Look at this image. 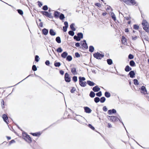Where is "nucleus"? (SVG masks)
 <instances>
[{
    "instance_id": "nucleus-48",
    "label": "nucleus",
    "mask_w": 149,
    "mask_h": 149,
    "mask_svg": "<svg viewBox=\"0 0 149 149\" xmlns=\"http://www.w3.org/2000/svg\"><path fill=\"white\" fill-rule=\"evenodd\" d=\"M35 74V75L36 76V77H40V78H41L45 82H46L47 84H48L50 86H51V87H52L53 88H54V89L55 90H56V91H57V90L55 88H54L53 87L52 85H50L49 84L48 82H46V81H45V80H44L43 79H42L41 77H39V76L36 74Z\"/></svg>"
},
{
    "instance_id": "nucleus-23",
    "label": "nucleus",
    "mask_w": 149,
    "mask_h": 149,
    "mask_svg": "<svg viewBox=\"0 0 149 149\" xmlns=\"http://www.w3.org/2000/svg\"><path fill=\"white\" fill-rule=\"evenodd\" d=\"M77 35L80 40L81 39H82L83 38V34L82 33L79 32L77 33Z\"/></svg>"
},
{
    "instance_id": "nucleus-43",
    "label": "nucleus",
    "mask_w": 149,
    "mask_h": 149,
    "mask_svg": "<svg viewBox=\"0 0 149 149\" xmlns=\"http://www.w3.org/2000/svg\"><path fill=\"white\" fill-rule=\"evenodd\" d=\"M107 62L109 65H111L113 63V61L111 59L109 58L107 59Z\"/></svg>"
},
{
    "instance_id": "nucleus-53",
    "label": "nucleus",
    "mask_w": 149,
    "mask_h": 149,
    "mask_svg": "<svg viewBox=\"0 0 149 149\" xmlns=\"http://www.w3.org/2000/svg\"><path fill=\"white\" fill-rule=\"evenodd\" d=\"M128 58L130 59H132L134 58V56L133 54H130L128 56Z\"/></svg>"
},
{
    "instance_id": "nucleus-2",
    "label": "nucleus",
    "mask_w": 149,
    "mask_h": 149,
    "mask_svg": "<svg viewBox=\"0 0 149 149\" xmlns=\"http://www.w3.org/2000/svg\"><path fill=\"white\" fill-rule=\"evenodd\" d=\"M22 136L23 139L28 143H30L32 142V139L30 135L24 131H23L22 132Z\"/></svg>"
},
{
    "instance_id": "nucleus-58",
    "label": "nucleus",
    "mask_w": 149,
    "mask_h": 149,
    "mask_svg": "<svg viewBox=\"0 0 149 149\" xmlns=\"http://www.w3.org/2000/svg\"><path fill=\"white\" fill-rule=\"evenodd\" d=\"M37 69L36 66L35 65H33L32 67V70L33 71H35L37 70Z\"/></svg>"
},
{
    "instance_id": "nucleus-31",
    "label": "nucleus",
    "mask_w": 149,
    "mask_h": 149,
    "mask_svg": "<svg viewBox=\"0 0 149 149\" xmlns=\"http://www.w3.org/2000/svg\"><path fill=\"white\" fill-rule=\"evenodd\" d=\"M71 72L73 75H75L77 74L76 68H71Z\"/></svg>"
},
{
    "instance_id": "nucleus-51",
    "label": "nucleus",
    "mask_w": 149,
    "mask_h": 149,
    "mask_svg": "<svg viewBox=\"0 0 149 149\" xmlns=\"http://www.w3.org/2000/svg\"><path fill=\"white\" fill-rule=\"evenodd\" d=\"M88 126L92 130H95V127L91 124H88Z\"/></svg>"
},
{
    "instance_id": "nucleus-6",
    "label": "nucleus",
    "mask_w": 149,
    "mask_h": 149,
    "mask_svg": "<svg viewBox=\"0 0 149 149\" xmlns=\"http://www.w3.org/2000/svg\"><path fill=\"white\" fill-rule=\"evenodd\" d=\"M127 5H129L138 6V4L135 0H122Z\"/></svg>"
},
{
    "instance_id": "nucleus-27",
    "label": "nucleus",
    "mask_w": 149,
    "mask_h": 149,
    "mask_svg": "<svg viewBox=\"0 0 149 149\" xmlns=\"http://www.w3.org/2000/svg\"><path fill=\"white\" fill-rule=\"evenodd\" d=\"M121 41L122 43L125 44V43L127 42V39L123 36H122Z\"/></svg>"
},
{
    "instance_id": "nucleus-34",
    "label": "nucleus",
    "mask_w": 149,
    "mask_h": 149,
    "mask_svg": "<svg viewBox=\"0 0 149 149\" xmlns=\"http://www.w3.org/2000/svg\"><path fill=\"white\" fill-rule=\"evenodd\" d=\"M104 95L106 97L109 98L110 97L111 95L109 92L106 91L104 93Z\"/></svg>"
},
{
    "instance_id": "nucleus-59",
    "label": "nucleus",
    "mask_w": 149,
    "mask_h": 149,
    "mask_svg": "<svg viewBox=\"0 0 149 149\" xmlns=\"http://www.w3.org/2000/svg\"><path fill=\"white\" fill-rule=\"evenodd\" d=\"M1 105L2 109H3L4 108V102L3 99L1 100Z\"/></svg>"
},
{
    "instance_id": "nucleus-45",
    "label": "nucleus",
    "mask_w": 149,
    "mask_h": 149,
    "mask_svg": "<svg viewBox=\"0 0 149 149\" xmlns=\"http://www.w3.org/2000/svg\"><path fill=\"white\" fill-rule=\"evenodd\" d=\"M56 51L58 53H61L63 52V50L61 47H58V48H57L56 49Z\"/></svg>"
},
{
    "instance_id": "nucleus-36",
    "label": "nucleus",
    "mask_w": 149,
    "mask_h": 149,
    "mask_svg": "<svg viewBox=\"0 0 149 149\" xmlns=\"http://www.w3.org/2000/svg\"><path fill=\"white\" fill-rule=\"evenodd\" d=\"M94 47L92 45H90L89 47V50L90 52H93L94 50Z\"/></svg>"
},
{
    "instance_id": "nucleus-40",
    "label": "nucleus",
    "mask_w": 149,
    "mask_h": 149,
    "mask_svg": "<svg viewBox=\"0 0 149 149\" xmlns=\"http://www.w3.org/2000/svg\"><path fill=\"white\" fill-rule=\"evenodd\" d=\"M79 82L84 81L86 80V78L84 77H81V76L79 77Z\"/></svg>"
},
{
    "instance_id": "nucleus-25",
    "label": "nucleus",
    "mask_w": 149,
    "mask_h": 149,
    "mask_svg": "<svg viewBox=\"0 0 149 149\" xmlns=\"http://www.w3.org/2000/svg\"><path fill=\"white\" fill-rule=\"evenodd\" d=\"M68 55V53L66 51L64 52L61 54V56L62 58H66Z\"/></svg>"
},
{
    "instance_id": "nucleus-64",
    "label": "nucleus",
    "mask_w": 149,
    "mask_h": 149,
    "mask_svg": "<svg viewBox=\"0 0 149 149\" xmlns=\"http://www.w3.org/2000/svg\"><path fill=\"white\" fill-rule=\"evenodd\" d=\"M15 141L14 139H12L10 141H9V145H10L11 144L15 143Z\"/></svg>"
},
{
    "instance_id": "nucleus-21",
    "label": "nucleus",
    "mask_w": 149,
    "mask_h": 149,
    "mask_svg": "<svg viewBox=\"0 0 149 149\" xmlns=\"http://www.w3.org/2000/svg\"><path fill=\"white\" fill-rule=\"evenodd\" d=\"M103 138L106 141L107 143L108 144V145L111 149H114V147L109 142L108 140L106 139L103 137Z\"/></svg>"
},
{
    "instance_id": "nucleus-61",
    "label": "nucleus",
    "mask_w": 149,
    "mask_h": 149,
    "mask_svg": "<svg viewBox=\"0 0 149 149\" xmlns=\"http://www.w3.org/2000/svg\"><path fill=\"white\" fill-rule=\"evenodd\" d=\"M118 120L119 121V122L120 123H121L123 125H124V123L122 120V119L120 118V117L119 115H118Z\"/></svg>"
},
{
    "instance_id": "nucleus-52",
    "label": "nucleus",
    "mask_w": 149,
    "mask_h": 149,
    "mask_svg": "<svg viewBox=\"0 0 149 149\" xmlns=\"http://www.w3.org/2000/svg\"><path fill=\"white\" fill-rule=\"evenodd\" d=\"M40 59V58H39V56L38 55H36L35 56V61L36 62H38L39 61Z\"/></svg>"
},
{
    "instance_id": "nucleus-22",
    "label": "nucleus",
    "mask_w": 149,
    "mask_h": 149,
    "mask_svg": "<svg viewBox=\"0 0 149 149\" xmlns=\"http://www.w3.org/2000/svg\"><path fill=\"white\" fill-rule=\"evenodd\" d=\"M49 33L51 36H54L56 34V32L54 31L53 29H50L49 30Z\"/></svg>"
},
{
    "instance_id": "nucleus-19",
    "label": "nucleus",
    "mask_w": 149,
    "mask_h": 149,
    "mask_svg": "<svg viewBox=\"0 0 149 149\" xmlns=\"http://www.w3.org/2000/svg\"><path fill=\"white\" fill-rule=\"evenodd\" d=\"M48 30L46 28H44L42 31V34L45 35H47L48 33Z\"/></svg>"
},
{
    "instance_id": "nucleus-17",
    "label": "nucleus",
    "mask_w": 149,
    "mask_h": 149,
    "mask_svg": "<svg viewBox=\"0 0 149 149\" xmlns=\"http://www.w3.org/2000/svg\"><path fill=\"white\" fill-rule=\"evenodd\" d=\"M60 14V13L58 11H55L54 13V16L55 18H59V16Z\"/></svg>"
},
{
    "instance_id": "nucleus-3",
    "label": "nucleus",
    "mask_w": 149,
    "mask_h": 149,
    "mask_svg": "<svg viewBox=\"0 0 149 149\" xmlns=\"http://www.w3.org/2000/svg\"><path fill=\"white\" fill-rule=\"evenodd\" d=\"M102 104H98V106L97 108V116L99 117V118L100 120L102 118Z\"/></svg>"
},
{
    "instance_id": "nucleus-16",
    "label": "nucleus",
    "mask_w": 149,
    "mask_h": 149,
    "mask_svg": "<svg viewBox=\"0 0 149 149\" xmlns=\"http://www.w3.org/2000/svg\"><path fill=\"white\" fill-rule=\"evenodd\" d=\"M94 5L97 8H98L99 10H102L101 4L99 3H94Z\"/></svg>"
},
{
    "instance_id": "nucleus-42",
    "label": "nucleus",
    "mask_w": 149,
    "mask_h": 149,
    "mask_svg": "<svg viewBox=\"0 0 149 149\" xmlns=\"http://www.w3.org/2000/svg\"><path fill=\"white\" fill-rule=\"evenodd\" d=\"M56 41L58 43H60L61 42V39L59 36H57L56 38Z\"/></svg>"
},
{
    "instance_id": "nucleus-39",
    "label": "nucleus",
    "mask_w": 149,
    "mask_h": 149,
    "mask_svg": "<svg viewBox=\"0 0 149 149\" xmlns=\"http://www.w3.org/2000/svg\"><path fill=\"white\" fill-rule=\"evenodd\" d=\"M74 31H75L73 30H70L68 32V34L71 36H73L74 35Z\"/></svg>"
},
{
    "instance_id": "nucleus-14",
    "label": "nucleus",
    "mask_w": 149,
    "mask_h": 149,
    "mask_svg": "<svg viewBox=\"0 0 149 149\" xmlns=\"http://www.w3.org/2000/svg\"><path fill=\"white\" fill-rule=\"evenodd\" d=\"M84 111L87 113H90L92 111V110L88 107H84Z\"/></svg>"
},
{
    "instance_id": "nucleus-10",
    "label": "nucleus",
    "mask_w": 149,
    "mask_h": 149,
    "mask_svg": "<svg viewBox=\"0 0 149 149\" xmlns=\"http://www.w3.org/2000/svg\"><path fill=\"white\" fill-rule=\"evenodd\" d=\"M81 45L85 49H87L88 48L87 44L85 40H84L81 41Z\"/></svg>"
},
{
    "instance_id": "nucleus-9",
    "label": "nucleus",
    "mask_w": 149,
    "mask_h": 149,
    "mask_svg": "<svg viewBox=\"0 0 149 149\" xmlns=\"http://www.w3.org/2000/svg\"><path fill=\"white\" fill-rule=\"evenodd\" d=\"M64 78L65 81L66 82L69 83L71 81V77L67 72L65 73Z\"/></svg>"
},
{
    "instance_id": "nucleus-49",
    "label": "nucleus",
    "mask_w": 149,
    "mask_h": 149,
    "mask_svg": "<svg viewBox=\"0 0 149 149\" xmlns=\"http://www.w3.org/2000/svg\"><path fill=\"white\" fill-rule=\"evenodd\" d=\"M17 11L18 13L21 15H22L23 14V11L21 9H17Z\"/></svg>"
},
{
    "instance_id": "nucleus-5",
    "label": "nucleus",
    "mask_w": 149,
    "mask_h": 149,
    "mask_svg": "<svg viewBox=\"0 0 149 149\" xmlns=\"http://www.w3.org/2000/svg\"><path fill=\"white\" fill-rule=\"evenodd\" d=\"M139 32L140 33V36L141 37L142 40L143 41L144 43V42L143 41V39H144L146 41H148V37L146 35V33L145 31H139Z\"/></svg>"
},
{
    "instance_id": "nucleus-38",
    "label": "nucleus",
    "mask_w": 149,
    "mask_h": 149,
    "mask_svg": "<svg viewBox=\"0 0 149 149\" xmlns=\"http://www.w3.org/2000/svg\"><path fill=\"white\" fill-rule=\"evenodd\" d=\"M59 18L61 20H63L65 18V17L63 14L60 13V14L59 16Z\"/></svg>"
},
{
    "instance_id": "nucleus-63",
    "label": "nucleus",
    "mask_w": 149,
    "mask_h": 149,
    "mask_svg": "<svg viewBox=\"0 0 149 149\" xmlns=\"http://www.w3.org/2000/svg\"><path fill=\"white\" fill-rule=\"evenodd\" d=\"M75 56L77 58H79L80 56V55L78 52H76L75 53Z\"/></svg>"
},
{
    "instance_id": "nucleus-4",
    "label": "nucleus",
    "mask_w": 149,
    "mask_h": 149,
    "mask_svg": "<svg viewBox=\"0 0 149 149\" xmlns=\"http://www.w3.org/2000/svg\"><path fill=\"white\" fill-rule=\"evenodd\" d=\"M118 114H117V115L116 116H107V118L110 120L111 122L113 123H116L118 120Z\"/></svg>"
},
{
    "instance_id": "nucleus-60",
    "label": "nucleus",
    "mask_w": 149,
    "mask_h": 149,
    "mask_svg": "<svg viewBox=\"0 0 149 149\" xmlns=\"http://www.w3.org/2000/svg\"><path fill=\"white\" fill-rule=\"evenodd\" d=\"M72 89L70 90V92L72 93H73L76 91V89L74 87H71Z\"/></svg>"
},
{
    "instance_id": "nucleus-57",
    "label": "nucleus",
    "mask_w": 149,
    "mask_h": 149,
    "mask_svg": "<svg viewBox=\"0 0 149 149\" xmlns=\"http://www.w3.org/2000/svg\"><path fill=\"white\" fill-rule=\"evenodd\" d=\"M33 74H30L29 75V76H28L27 77H26V78H25V79H23V80H22V81H21L19 82L17 84H16L15 85H17L18 84H19V83H20V82H22V81H24V80L25 79H26L28 77H29L30 76H32V77H33Z\"/></svg>"
},
{
    "instance_id": "nucleus-55",
    "label": "nucleus",
    "mask_w": 149,
    "mask_h": 149,
    "mask_svg": "<svg viewBox=\"0 0 149 149\" xmlns=\"http://www.w3.org/2000/svg\"><path fill=\"white\" fill-rule=\"evenodd\" d=\"M96 95L98 97H101L102 95V91H99V92L96 93Z\"/></svg>"
},
{
    "instance_id": "nucleus-30",
    "label": "nucleus",
    "mask_w": 149,
    "mask_h": 149,
    "mask_svg": "<svg viewBox=\"0 0 149 149\" xmlns=\"http://www.w3.org/2000/svg\"><path fill=\"white\" fill-rule=\"evenodd\" d=\"M75 25L74 23H72L70 26V27L71 30L75 31L76 30V28L74 27Z\"/></svg>"
},
{
    "instance_id": "nucleus-12",
    "label": "nucleus",
    "mask_w": 149,
    "mask_h": 149,
    "mask_svg": "<svg viewBox=\"0 0 149 149\" xmlns=\"http://www.w3.org/2000/svg\"><path fill=\"white\" fill-rule=\"evenodd\" d=\"M2 118L4 122H5L7 125L8 124L9 122L8 121V117L7 115L6 114H3L2 116Z\"/></svg>"
},
{
    "instance_id": "nucleus-62",
    "label": "nucleus",
    "mask_w": 149,
    "mask_h": 149,
    "mask_svg": "<svg viewBox=\"0 0 149 149\" xmlns=\"http://www.w3.org/2000/svg\"><path fill=\"white\" fill-rule=\"evenodd\" d=\"M47 17L52 19L53 18V17L52 15V13L49 12L48 13V15Z\"/></svg>"
},
{
    "instance_id": "nucleus-44",
    "label": "nucleus",
    "mask_w": 149,
    "mask_h": 149,
    "mask_svg": "<svg viewBox=\"0 0 149 149\" xmlns=\"http://www.w3.org/2000/svg\"><path fill=\"white\" fill-rule=\"evenodd\" d=\"M133 29L136 30H138L139 28V26L137 24H134L133 26Z\"/></svg>"
},
{
    "instance_id": "nucleus-46",
    "label": "nucleus",
    "mask_w": 149,
    "mask_h": 149,
    "mask_svg": "<svg viewBox=\"0 0 149 149\" xmlns=\"http://www.w3.org/2000/svg\"><path fill=\"white\" fill-rule=\"evenodd\" d=\"M42 9L44 11H46L48 9V6L47 5H45L42 7Z\"/></svg>"
},
{
    "instance_id": "nucleus-7",
    "label": "nucleus",
    "mask_w": 149,
    "mask_h": 149,
    "mask_svg": "<svg viewBox=\"0 0 149 149\" xmlns=\"http://www.w3.org/2000/svg\"><path fill=\"white\" fill-rule=\"evenodd\" d=\"M94 58L98 59H101L102 58V54L98 52L94 53L93 54Z\"/></svg>"
},
{
    "instance_id": "nucleus-20",
    "label": "nucleus",
    "mask_w": 149,
    "mask_h": 149,
    "mask_svg": "<svg viewBox=\"0 0 149 149\" xmlns=\"http://www.w3.org/2000/svg\"><path fill=\"white\" fill-rule=\"evenodd\" d=\"M87 83L91 86H93L95 84L94 82L90 80H87Z\"/></svg>"
},
{
    "instance_id": "nucleus-8",
    "label": "nucleus",
    "mask_w": 149,
    "mask_h": 149,
    "mask_svg": "<svg viewBox=\"0 0 149 149\" xmlns=\"http://www.w3.org/2000/svg\"><path fill=\"white\" fill-rule=\"evenodd\" d=\"M139 89L141 90L140 92L143 95L148 94L146 88L145 86H141V88H139Z\"/></svg>"
},
{
    "instance_id": "nucleus-13",
    "label": "nucleus",
    "mask_w": 149,
    "mask_h": 149,
    "mask_svg": "<svg viewBox=\"0 0 149 149\" xmlns=\"http://www.w3.org/2000/svg\"><path fill=\"white\" fill-rule=\"evenodd\" d=\"M116 110L114 109L109 110L107 112L108 114L110 115L116 113Z\"/></svg>"
},
{
    "instance_id": "nucleus-18",
    "label": "nucleus",
    "mask_w": 149,
    "mask_h": 149,
    "mask_svg": "<svg viewBox=\"0 0 149 149\" xmlns=\"http://www.w3.org/2000/svg\"><path fill=\"white\" fill-rule=\"evenodd\" d=\"M30 134L33 136H39L41 135V133L40 132H39L35 133L31 132Z\"/></svg>"
},
{
    "instance_id": "nucleus-26",
    "label": "nucleus",
    "mask_w": 149,
    "mask_h": 149,
    "mask_svg": "<svg viewBox=\"0 0 149 149\" xmlns=\"http://www.w3.org/2000/svg\"><path fill=\"white\" fill-rule=\"evenodd\" d=\"M87 82L84 81L79 82V85L82 87H85L86 85Z\"/></svg>"
},
{
    "instance_id": "nucleus-35",
    "label": "nucleus",
    "mask_w": 149,
    "mask_h": 149,
    "mask_svg": "<svg viewBox=\"0 0 149 149\" xmlns=\"http://www.w3.org/2000/svg\"><path fill=\"white\" fill-rule=\"evenodd\" d=\"M66 58V60L68 61H71L72 59V56L70 55H68Z\"/></svg>"
},
{
    "instance_id": "nucleus-28",
    "label": "nucleus",
    "mask_w": 149,
    "mask_h": 149,
    "mask_svg": "<svg viewBox=\"0 0 149 149\" xmlns=\"http://www.w3.org/2000/svg\"><path fill=\"white\" fill-rule=\"evenodd\" d=\"M111 15L112 19L114 21H115L116 19V18L115 14L113 12H111Z\"/></svg>"
},
{
    "instance_id": "nucleus-32",
    "label": "nucleus",
    "mask_w": 149,
    "mask_h": 149,
    "mask_svg": "<svg viewBox=\"0 0 149 149\" xmlns=\"http://www.w3.org/2000/svg\"><path fill=\"white\" fill-rule=\"evenodd\" d=\"M54 65L55 67H59L61 65V63L60 62H57L56 61H55L54 62Z\"/></svg>"
},
{
    "instance_id": "nucleus-11",
    "label": "nucleus",
    "mask_w": 149,
    "mask_h": 149,
    "mask_svg": "<svg viewBox=\"0 0 149 149\" xmlns=\"http://www.w3.org/2000/svg\"><path fill=\"white\" fill-rule=\"evenodd\" d=\"M136 74L134 70H131L130 72L128 74V76H129L131 78H134L135 77Z\"/></svg>"
},
{
    "instance_id": "nucleus-56",
    "label": "nucleus",
    "mask_w": 149,
    "mask_h": 149,
    "mask_svg": "<svg viewBox=\"0 0 149 149\" xmlns=\"http://www.w3.org/2000/svg\"><path fill=\"white\" fill-rule=\"evenodd\" d=\"M74 39L75 40L77 41H80L79 39V38H78L77 36L76 35H75L73 37Z\"/></svg>"
},
{
    "instance_id": "nucleus-47",
    "label": "nucleus",
    "mask_w": 149,
    "mask_h": 149,
    "mask_svg": "<svg viewBox=\"0 0 149 149\" xmlns=\"http://www.w3.org/2000/svg\"><path fill=\"white\" fill-rule=\"evenodd\" d=\"M100 100V98L98 97H96L94 99V101L96 103L99 102Z\"/></svg>"
},
{
    "instance_id": "nucleus-50",
    "label": "nucleus",
    "mask_w": 149,
    "mask_h": 149,
    "mask_svg": "<svg viewBox=\"0 0 149 149\" xmlns=\"http://www.w3.org/2000/svg\"><path fill=\"white\" fill-rule=\"evenodd\" d=\"M72 80L74 82H76L77 81V76H74L72 78Z\"/></svg>"
},
{
    "instance_id": "nucleus-37",
    "label": "nucleus",
    "mask_w": 149,
    "mask_h": 149,
    "mask_svg": "<svg viewBox=\"0 0 149 149\" xmlns=\"http://www.w3.org/2000/svg\"><path fill=\"white\" fill-rule=\"evenodd\" d=\"M95 93L94 91H91L89 94V96L91 98H93L95 97Z\"/></svg>"
},
{
    "instance_id": "nucleus-54",
    "label": "nucleus",
    "mask_w": 149,
    "mask_h": 149,
    "mask_svg": "<svg viewBox=\"0 0 149 149\" xmlns=\"http://www.w3.org/2000/svg\"><path fill=\"white\" fill-rule=\"evenodd\" d=\"M36 24H37V25H38V27H43V23L42 22H40V23L39 25H38V22H37V21H36Z\"/></svg>"
},
{
    "instance_id": "nucleus-41",
    "label": "nucleus",
    "mask_w": 149,
    "mask_h": 149,
    "mask_svg": "<svg viewBox=\"0 0 149 149\" xmlns=\"http://www.w3.org/2000/svg\"><path fill=\"white\" fill-rule=\"evenodd\" d=\"M134 84L136 85L137 86L139 85V83L138 81V79H134L133 80Z\"/></svg>"
},
{
    "instance_id": "nucleus-15",
    "label": "nucleus",
    "mask_w": 149,
    "mask_h": 149,
    "mask_svg": "<svg viewBox=\"0 0 149 149\" xmlns=\"http://www.w3.org/2000/svg\"><path fill=\"white\" fill-rule=\"evenodd\" d=\"M100 88L98 86L96 85L93 88V90L94 92H98L100 90Z\"/></svg>"
},
{
    "instance_id": "nucleus-24",
    "label": "nucleus",
    "mask_w": 149,
    "mask_h": 149,
    "mask_svg": "<svg viewBox=\"0 0 149 149\" xmlns=\"http://www.w3.org/2000/svg\"><path fill=\"white\" fill-rule=\"evenodd\" d=\"M132 69V68L128 65H127L125 68V70L126 72H129Z\"/></svg>"
},
{
    "instance_id": "nucleus-33",
    "label": "nucleus",
    "mask_w": 149,
    "mask_h": 149,
    "mask_svg": "<svg viewBox=\"0 0 149 149\" xmlns=\"http://www.w3.org/2000/svg\"><path fill=\"white\" fill-rule=\"evenodd\" d=\"M40 13L42 14L43 16H45L47 17L49 12L47 11H41Z\"/></svg>"
},
{
    "instance_id": "nucleus-1",
    "label": "nucleus",
    "mask_w": 149,
    "mask_h": 149,
    "mask_svg": "<svg viewBox=\"0 0 149 149\" xmlns=\"http://www.w3.org/2000/svg\"><path fill=\"white\" fill-rule=\"evenodd\" d=\"M141 24L144 30L147 33L149 32V24L147 20L144 19H143Z\"/></svg>"
},
{
    "instance_id": "nucleus-29",
    "label": "nucleus",
    "mask_w": 149,
    "mask_h": 149,
    "mask_svg": "<svg viewBox=\"0 0 149 149\" xmlns=\"http://www.w3.org/2000/svg\"><path fill=\"white\" fill-rule=\"evenodd\" d=\"M129 64L130 66L132 67H135L136 66V64L134 61L133 60H131L129 62Z\"/></svg>"
}]
</instances>
